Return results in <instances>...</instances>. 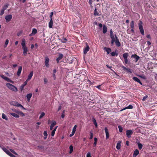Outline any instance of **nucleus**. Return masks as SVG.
Listing matches in <instances>:
<instances>
[{
  "label": "nucleus",
  "mask_w": 157,
  "mask_h": 157,
  "mask_svg": "<svg viewBox=\"0 0 157 157\" xmlns=\"http://www.w3.org/2000/svg\"><path fill=\"white\" fill-rule=\"evenodd\" d=\"M89 2L90 5H91L93 2L92 0H89Z\"/></svg>",
  "instance_id": "4d7b16f0"
},
{
  "label": "nucleus",
  "mask_w": 157,
  "mask_h": 157,
  "mask_svg": "<svg viewBox=\"0 0 157 157\" xmlns=\"http://www.w3.org/2000/svg\"><path fill=\"white\" fill-rule=\"evenodd\" d=\"M10 115L15 117L19 118V116L18 114H17L15 113H10Z\"/></svg>",
  "instance_id": "b1692460"
},
{
  "label": "nucleus",
  "mask_w": 157,
  "mask_h": 157,
  "mask_svg": "<svg viewBox=\"0 0 157 157\" xmlns=\"http://www.w3.org/2000/svg\"><path fill=\"white\" fill-rule=\"evenodd\" d=\"M44 115L45 113L44 112H42L39 117V118L40 119H41L44 116Z\"/></svg>",
  "instance_id": "ea45409f"
},
{
  "label": "nucleus",
  "mask_w": 157,
  "mask_h": 157,
  "mask_svg": "<svg viewBox=\"0 0 157 157\" xmlns=\"http://www.w3.org/2000/svg\"><path fill=\"white\" fill-rule=\"evenodd\" d=\"M106 66L107 67L110 69L111 70H112L111 68L112 67H111L109 66L108 65H107Z\"/></svg>",
  "instance_id": "69168bd1"
},
{
  "label": "nucleus",
  "mask_w": 157,
  "mask_h": 157,
  "mask_svg": "<svg viewBox=\"0 0 157 157\" xmlns=\"http://www.w3.org/2000/svg\"><path fill=\"white\" fill-rule=\"evenodd\" d=\"M53 22L52 20V18L50 19V20L49 23V27L50 28H52V27Z\"/></svg>",
  "instance_id": "bb28decb"
},
{
  "label": "nucleus",
  "mask_w": 157,
  "mask_h": 157,
  "mask_svg": "<svg viewBox=\"0 0 157 157\" xmlns=\"http://www.w3.org/2000/svg\"><path fill=\"white\" fill-rule=\"evenodd\" d=\"M121 147V142L119 141L117 143L116 146V148L117 150H119L120 149Z\"/></svg>",
  "instance_id": "cd10ccee"
},
{
  "label": "nucleus",
  "mask_w": 157,
  "mask_h": 157,
  "mask_svg": "<svg viewBox=\"0 0 157 157\" xmlns=\"http://www.w3.org/2000/svg\"><path fill=\"white\" fill-rule=\"evenodd\" d=\"M15 103V104L14 105V106H17L18 107H20L21 108H22V109H25L24 108V107L21 104L19 103L18 102H16Z\"/></svg>",
  "instance_id": "a878e982"
},
{
  "label": "nucleus",
  "mask_w": 157,
  "mask_h": 157,
  "mask_svg": "<svg viewBox=\"0 0 157 157\" xmlns=\"http://www.w3.org/2000/svg\"><path fill=\"white\" fill-rule=\"evenodd\" d=\"M61 116L62 118H63L65 117V114H62Z\"/></svg>",
  "instance_id": "774afa93"
},
{
  "label": "nucleus",
  "mask_w": 157,
  "mask_h": 157,
  "mask_svg": "<svg viewBox=\"0 0 157 157\" xmlns=\"http://www.w3.org/2000/svg\"><path fill=\"white\" fill-rule=\"evenodd\" d=\"M92 121L93 122L94 124L95 125V127L97 128L98 127V124L96 122V121L95 118L93 117H92Z\"/></svg>",
  "instance_id": "c85d7f7f"
},
{
  "label": "nucleus",
  "mask_w": 157,
  "mask_h": 157,
  "mask_svg": "<svg viewBox=\"0 0 157 157\" xmlns=\"http://www.w3.org/2000/svg\"><path fill=\"white\" fill-rule=\"evenodd\" d=\"M12 18V16L11 14H9L6 15L5 17V19L6 20V22H8L11 21Z\"/></svg>",
  "instance_id": "423d86ee"
},
{
  "label": "nucleus",
  "mask_w": 157,
  "mask_h": 157,
  "mask_svg": "<svg viewBox=\"0 0 157 157\" xmlns=\"http://www.w3.org/2000/svg\"><path fill=\"white\" fill-rule=\"evenodd\" d=\"M77 127V125H75L72 131V133H73V134H74L75 133V131L76 130V128Z\"/></svg>",
  "instance_id": "7c9ffc66"
},
{
  "label": "nucleus",
  "mask_w": 157,
  "mask_h": 157,
  "mask_svg": "<svg viewBox=\"0 0 157 157\" xmlns=\"http://www.w3.org/2000/svg\"><path fill=\"white\" fill-rule=\"evenodd\" d=\"M101 85H99L96 86V87L98 89H100Z\"/></svg>",
  "instance_id": "680f3d73"
},
{
  "label": "nucleus",
  "mask_w": 157,
  "mask_h": 157,
  "mask_svg": "<svg viewBox=\"0 0 157 157\" xmlns=\"http://www.w3.org/2000/svg\"><path fill=\"white\" fill-rule=\"evenodd\" d=\"M55 129H53L52 132V133H51V136H54V134H55Z\"/></svg>",
  "instance_id": "a18cd8bd"
},
{
  "label": "nucleus",
  "mask_w": 157,
  "mask_h": 157,
  "mask_svg": "<svg viewBox=\"0 0 157 157\" xmlns=\"http://www.w3.org/2000/svg\"><path fill=\"white\" fill-rule=\"evenodd\" d=\"M139 154V151L138 149H136L133 152V157H136Z\"/></svg>",
  "instance_id": "a211bd4d"
},
{
  "label": "nucleus",
  "mask_w": 157,
  "mask_h": 157,
  "mask_svg": "<svg viewBox=\"0 0 157 157\" xmlns=\"http://www.w3.org/2000/svg\"><path fill=\"white\" fill-rule=\"evenodd\" d=\"M133 133L132 130H128V137Z\"/></svg>",
  "instance_id": "a19ab883"
},
{
  "label": "nucleus",
  "mask_w": 157,
  "mask_h": 157,
  "mask_svg": "<svg viewBox=\"0 0 157 157\" xmlns=\"http://www.w3.org/2000/svg\"><path fill=\"white\" fill-rule=\"evenodd\" d=\"M147 97L148 96L147 95L144 96L142 99V100L144 101L146 99Z\"/></svg>",
  "instance_id": "3c124183"
},
{
  "label": "nucleus",
  "mask_w": 157,
  "mask_h": 157,
  "mask_svg": "<svg viewBox=\"0 0 157 157\" xmlns=\"http://www.w3.org/2000/svg\"><path fill=\"white\" fill-rule=\"evenodd\" d=\"M111 55L112 56H114L115 55V52H113L111 53Z\"/></svg>",
  "instance_id": "5fc2aeb1"
},
{
  "label": "nucleus",
  "mask_w": 157,
  "mask_h": 157,
  "mask_svg": "<svg viewBox=\"0 0 157 157\" xmlns=\"http://www.w3.org/2000/svg\"><path fill=\"white\" fill-rule=\"evenodd\" d=\"M32 33H33V34H35L37 33V30L36 29L33 28L32 29Z\"/></svg>",
  "instance_id": "f704fd0d"
},
{
  "label": "nucleus",
  "mask_w": 157,
  "mask_h": 157,
  "mask_svg": "<svg viewBox=\"0 0 157 157\" xmlns=\"http://www.w3.org/2000/svg\"><path fill=\"white\" fill-rule=\"evenodd\" d=\"M61 109V105H60L58 108L57 111L58 112Z\"/></svg>",
  "instance_id": "052dcab7"
},
{
  "label": "nucleus",
  "mask_w": 157,
  "mask_h": 157,
  "mask_svg": "<svg viewBox=\"0 0 157 157\" xmlns=\"http://www.w3.org/2000/svg\"><path fill=\"white\" fill-rule=\"evenodd\" d=\"M56 122L55 121H52V123L50 126V129L51 130H52L53 129V127L55 125H56Z\"/></svg>",
  "instance_id": "aec40b11"
},
{
  "label": "nucleus",
  "mask_w": 157,
  "mask_h": 157,
  "mask_svg": "<svg viewBox=\"0 0 157 157\" xmlns=\"http://www.w3.org/2000/svg\"><path fill=\"white\" fill-rule=\"evenodd\" d=\"M10 150L11 152H12L13 154H14L16 155H17V154L13 149H10Z\"/></svg>",
  "instance_id": "c03bdc74"
},
{
  "label": "nucleus",
  "mask_w": 157,
  "mask_h": 157,
  "mask_svg": "<svg viewBox=\"0 0 157 157\" xmlns=\"http://www.w3.org/2000/svg\"><path fill=\"white\" fill-rule=\"evenodd\" d=\"M123 57L124 59V62L126 63H128V53H125L123 54Z\"/></svg>",
  "instance_id": "2eb2a0df"
},
{
  "label": "nucleus",
  "mask_w": 157,
  "mask_h": 157,
  "mask_svg": "<svg viewBox=\"0 0 157 157\" xmlns=\"http://www.w3.org/2000/svg\"><path fill=\"white\" fill-rule=\"evenodd\" d=\"M43 134L44 136L46 137L47 136L48 134L46 131H44V132Z\"/></svg>",
  "instance_id": "49530a36"
},
{
  "label": "nucleus",
  "mask_w": 157,
  "mask_h": 157,
  "mask_svg": "<svg viewBox=\"0 0 157 157\" xmlns=\"http://www.w3.org/2000/svg\"><path fill=\"white\" fill-rule=\"evenodd\" d=\"M32 95V93H29L28 94H27L26 95V97L27 98V100L28 101H29L30 98H31Z\"/></svg>",
  "instance_id": "5701e85b"
},
{
  "label": "nucleus",
  "mask_w": 157,
  "mask_h": 157,
  "mask_svg": "<svg viewBox=\"0 0 157 157\" xmlns=\"http://www.w3.org/2000/svg\"><path fill=\"white\" fill-rule=\"evenodd\" d=\"M147 37L148 38H149L150 39H151V37L150 36L149 34H148V35H147Z\"/></svg>",
  "instance_id": "0e129e2a"
},
{
  "label": "nucleus",
  "mask_w": 157,
  "mask_h": 157,
  "mask_svg": "<svg viewBox=\"0 0 157 157\" xmlns=\"http://www.w3.org/2000/svg\"><path fill=\"white\" fill-rule=\"evenodd\" d=\"M9 5L8 4H6L4 5L2 9L5 10L8 8Z\"/></svg>",
  "instance_id": "72a5a7b5"
},
{
  "label": "nucleus",
  "mask_w": 157,
  "mask_h": 157,
  "mask_svg": "<svg viewBox=\"0 0 157 157\" xmlns=\"http://www.w3.org/2000/svg\"><path fill=\"white\" fill-rule=\"evenodd\" d=\"M147 43L148 45H149L151 44V43L149 41H147Z\"/></svg>",
  "instance_id": "338daca9"
},
{
  "label": "nucleus",
  "mask_w": 157,
  "mask_h": 157,
  "mask_svg": "<svg viewBox=\"0 0 157 157\" xmlns=\"http://www.w3.org/2000/svg\"><path fill=\"white\" fill-rule=\"evenodd\" d=\"M118 127L119 129V131L120 132H121L123 131V128L121 125H118Z\"/></svg>",
  "instance_id": "e433bc0d"
},
{
  "label": "nucleus",
  "mask_w": 157,
  "mask_h": 157,
  "mask_svg": "<svg viewBox=\"0 0 157 157\" xmlns=\"http://www.w3.org/2000/svg\"><path fill=\"white\" fill-rule=\"evenodd\" d=\"M16 112L18 114L20 115L22 117H24L25 116L24 114L21 111H16Z\"/></svg>",
  "instance_id": "2f4dec72"
},
{
  "label": "nucleus",
  "mask_w": 157,
  "mask_h": 157,
  "mask_svg": "<svg viewBox=\"0 0 157 157\" xmlns=\"http://www.w3.org/2000/svg\"><path fill=\"white\" fill-rule=\"evenodd\" d=\"M9 43V40L8 39H6V40L5 45H4V47L6 48V47L7 45Z\"/></svg>",
  "instance_id": "4c0bfd02"
},
{
  "label": "nucleus",
  "mask_w": 157,
  "mask_h": 157,
  "mask_svg": "<svg viewBox=\"0 0 157 157\" xmlns=\"http://www.w3.org/2000/svg\"><path fill=\"white\" fill-rule=\"evenodd\" d=\"M49 59L48 57H46L45 58V61L44 62V63L45 66L47 67H49Z\"/></svg>",
  "instance_id": "6e6552de"
},
{
  "label": "nucleus",
  "mask_w": 157,
  "mask_h": 157,
  "mask_svg": "<svg viewBox=\"0 0 157 157\" xmlns=\"http://www.w3.org/2000/svg\"><path fill=\"white\" fill-rule=\"evenodd\" d=\"M132 29H133L134 28V23L133 21H132L130 25Z\"/></svg>",
  "instance_id": "79ce46f5"
},
{
  "label": "nucleus",
  "mask_w": 157,
  "mask_h": 157,
  "mask_svg": "<svg viewBox=\"0 0 157 157\" xmlns=\"http://www.w3.org/2000/svg\"><path fill=\"white\" fill-rule=\"evenodd\" d=\"M122 68L123 70L124 71L126 70V71H128V68H126L124 66H123L122 67Z\"/></svg>",
  "instance_id": "6e6d98bb"
},
{
  "label": "nucleus",
  "mask_w": 157,
  "mask_h": 157,
  "mask_svg": "<svg viewBox=\"0 0 157 157\" xmlns=\"http://www.w3.org/2000/svg\"><path fill=\"white\" fill-rule=\"evenodd\" d=\"M4 10L2 9L1 10L0 13V15L1 16L4 13Z\"/></svg>",
  "instance_id": "37998d69"
},
{
  "label": "nucleus",
  "mask_w": 157,
  "mask_h": 157,
  "mask_svg": "<svg viewBox=\"0 0 157 157\" xmlns=\"http://www.w3.org/2000/svg\"><path fill=\"white\" fill-rule=\"evenodd\" d=\"M52 76L54 78V79H56V75H55V74L54 73H53V75H52Z\"/></svg>",
  "instance_id": "e2e57ef3"
},
{
  "label": "nucleus",
  "mask_w": 157,
  "mask_h": 157,
  "mask_svg": "<svg viewBox=\"0 0 157 157\" xmlns=\"http://www.w3.org/2000/svg\"><path fill=\"white\" fill-rule=\"evenodd\" d=\"M86 157H91V154L90 152H88L87 154Z\"/></svg>",
  "instance_id": "603ef678"
},
{
  "label": "nucleus",
  "mask_w": 157,
  "mask_h": 157,
  "mask_svg": "<svg viewBox=\"0 0 157 157\" xmlns=\"http://www.w3.org/2000/svg\"><path fill=\"white\" fill-rule=\"evenodd\" d=\"M133 108V106L132 105H128V109H132Z\"/></svg>",
  "instance_id": "09e8293b"
},
{
  "label": "nucleus",
  "mask_w": 157,
  "mask_h": 157,
  "mask_svg": "<svg viewBox=\"0 0 157 157\" xmlns=\"http://www.w3.org/2000/svg\"><path fill=\"white\" fill-rule=\"evenodd\" d=\"M2 150L5 152L7 154L11 157H15V156L12 154L10 151L6 148L3 147H1Z\"/></svg>",
  "instance_id": "20e7f679"
},
{
  "label": "nucleus",
  "mask_w": 157,
  "mask_h": 157,
  "mask_svg": "<svg viewBox=\"0 0 157 157\" xmlns=\"http://www.w3.org/2000/svg\"><path fill=\"white\" fill-rule=\"evenodd\" d=\"M22 67L21 66H19L18 67V70L17 73V75L18 76H19L21 75V73L22 71Z\"/></svg>",
  "instance_id": "dca6fc26"
},
{
  "label": "nucleus",
  "mask_w": 157,
  "mask_h": 157,
  "mask_svg": "<svg viewBox=\"0 0 157 157\" xmlns=\"http://www.w3.org/2000/svg\"><path fill=\"white\" fill-rule=\"evenodd\" d=\"M33 71H31L30 72V73L29 75L28 76L26 80L28 82V81H29V80H30L31 79L32 76H33Z\"/></svg>",
  "instance_id": "9d476101"
},
{
  "label": "nucleus",
  "mask_w": 157,
  "mask_h": 157,
  "mask_svg": "<svg viewBox=\"0 0 157 157\" xmlns=\"http://www.w3.org/2000/svg\"><path fill=\"white\" fill-rule=\"evenodd\" d=\"M44 84H46V83L48 82V79L46 78H44Z\"/></svg>",
  "instance_id": "de8ad7c7"
},
{
  "label": "nucleus",
  "mask_w": 157,
  "mask_h": 157,
  "mask_svg": "<svg viewBox=\"0 0 157 157\" xmlns=\"http://www.w3.org/2000/svg\"><path fill=\"white\" fill-rule=\"evenodd\" d=\"M115 37L116 39L115 41V42L116 45L117 47H120L121 46V44L116 35H115Z\"/></svg>",
  "instance_id": "1a4fd4ad"
},
{
  "label": "nucleus",
  "mask_w": 157,
  "mask_h": 157,
  "mask_svg": "<svg viewBox=\"0 0 157 157\" xmlns=\"http://www.w3.org/2000/svg\"><path fill=\"white\" fill-rule=\"evenodd\" d=\"M27 82L28 81L26 80L24 82V84H22L20 86V88L21 91L22 92L23 90H24V86L27 84Z\"/></svg>",
  "instance_id": "f8f14e48"
},
{
  "label": "nucleus",
  "mask_w": 157,
  "mask_h": 157,
  "mask_svg": "<svg viewBox=\"0 0 157 157\" xmlns=\"http://www.w3.org/2000/svg\"><path fill=\"white\" fill-rule=\"evenodd\" d=\"M132 58H134L136 60V62H137L139 59L140 57L136 54L132 55L131 56Z\"/></svg>",
  "instance_id": "6ab92c4d"
},
{
  "label": "nucleus",
  "mask_w": 157,
  "mask_h": 157,
  "mask_svg": "<svg viewBox=\"0 0 157 157\" xmlns=\"http://www.w3.org/2000/svg\"><path fill=\"white\" fill-rule=\"evenodd\" d=\"M142 24V22L140 21L138 23V26L140 32L142 35H144V32Z\"/></svg>",
  "instance_id": "7ed1b4c3"
},
{
  "label": "nucleus",
  "mask_w": 157,
  "mask_h": 157,
  "mask_svg": "<svg viewBox=\"0 0 157 157\" xmlns=\"http://www.w3.org/2000/svg\"><path fill=\"white\" fill-rule=\"evenodd\" d=\"M136 142L138 144V146L139 150H141L143 147V145L140 144L137 139H136Z\"/></svg>",
  "instance_id": "4468645a"
},
{
  "label": "nucleus",
  "mask_w": 157,
  "mask_h": 157,
  "mask_svg": "<svg viewBox=\"0 0 157 157\" xmlns=\"http://www.w3.org/2000/svg\"><path fill=\"white\" fill-rule=\"evenodd\" d=\"M90 49L89 47L86 43V47L83 49V53L84 54H86L87 52H88Z\"/></svg>",
  "instance_id": "0eeeda50"
},
{
  "label": "nucleus",
  "mask_w": 157,
  "mask_h": 157,
  "mask_svg": "<svg viewBox=\"0 0 157 157\" xmlns=\"http://www.w3.org/2000/svg\"><path fill=\"white\" fill-rule=\"evenodd\" d=\"M97 138H94V147L97 144V141H98Z\"/></svg>",
  "instance_id": "58836bf2"
},
{
  "label": "nucleus",
  "mask_w": 157,
  "mask_h": 157,
  "mask_svg": "<svg viewBox=\"0 0 157 157\" xmlns=\"http://www.w3.org/2000/svg\"><path fill=\"white\" fill-rule=\"evenodd\" d=\"M101 12L99 13L97 11L96 8H95L94 11V16H100L101 15Z\"/></svg>",
  "instance_id": "f3484780"
},
{
  "label": "nucleus",
  "mask_w": 157,
  "mask_h": 157,
  "mask_svg": "<svg viewBox=\"0 0 157 157\" xmlns=\"http://www.w3.org/2000/svg\"><path fill=\"white\" fill-rule=\"evenodd\" d=\"M6 86L9 89L14 92H16L17 91V87L10 83H6Z\"/></svg>",
  "instance_id": "f03ea898"
},
{
  "label": "nucleus",
  "mask_w": 157,
  "mask_h": 157,
  "mask_svg": "<svg viewBox=\"0 0 157 157\" xmlns=\"http://www.w3.org/2000/svg\"><path fill=\"white\" fill-rule=\"evenodd\" d=\"M63 40L62 41V42L63 43H66V41L67 40V39L66 38H64L63 39Z\"/></svg>",
  "instance_id": "8fccbe9b"
},
{
  "label": "nucleus",
  "mask_w": 157,
  "mask_h": 157,
  "mask_svg": "<svg viewBox=\"0 0 157 157\" xmlns=\"http://www.w3.org/2000/svg\"><path fill=\"white\" fill-rule=\"evenodd\" d=\"M139 76L140 77V78H143V79H145V77L144 76H143V75H139Z\"/></svg>",
  "instance_id": "13d9d810"
},
{
  "label": "nucleus",
  "mask_w": 157,
  "mask_h": 157,
  "mask_svg": "<svg viewBox=\"0 0 157 157\" xmlns=\"http://www.w3.org/2000/svg\"><path fill=\"white\" fill-rule=\"evenodd\" d=\"M69 149L70 150L69 152L70 153H71L73 151V147L72 145L70 146L69 147Z\"/></svg>",
  "instance_id": "c9c22d12"
},
{
  "label": "nucleus",
  "mask_w": 157,
  "mask_h": 157,
  "mask_svg": "<svg viewBox=\"0 0 157 157\" xmlns=\"http://www.w3.org/2000/svg\"><path fill=\"white\" fill-rule=\"evenodd\" d=\"M133 79L135 81L139 83L141 85H142V83L141 82L140 80L136 77H133Z\"/></svg>",
  "instance_id": "412c9836"
},
{
  "label": "nucleus",
  "mask_w": 157,
  "mask_h": 157,
  "mask_svg": "<svg viewBox=\"0 0 157 157\" xmlns=\"http://www.w3.org/2000/svg\"><path fill=\"white\" fill-rule=\"evenodd\" d=\"M104 50H105L106 51L108 54H109L111 51V49L110 48H107L106 47H105L104 48Z\"/></svg>",
  "instance_id": "c756f323"
},
{
  "label": "nucleus",
  "mask_w": 157,
  "mask_h": 157,
  "mask_svg": "<svg viewBox=\"0 0 157 157\" xmlns=\"http://www.w3.org/2000/svg\"><path fill=\"white\" fill-rule=\"evenodd\" d=\"M21 45L22 46V48L23 50V53L24 56H25L28 52V48L25 45V39H23L22 40Z\"/></svg>",
  "instance_id": "f257e3e1"
},
{
  "label": "nucleus",
  "mask_w": 157,
  "mask_h": 157,
  "mask_svg": "<svg viewBox=\"0 0 157 157\" xmlns=\"http://www.w3.org/2000/svg\"><path fill=\"white\" fill-rule=\"evenodd\" d=\"M107 28L105 25H103V33L104 34H105L107 32Z\"/></svg>",
  "instance_id": "4be33fe9"
},
{
  "label": "nucleus",
  "mask_w": 157,
  "mask_h": 157,
  "mask_svg": "<svg viewBox=\"0 0 157 157\" xmlns=\"http://www.w3.org/2000/svg\"><path fill=\"white\" fill-rule=\"evenodd\" d=\"M110 33V37L111 39V44H113L115 41V38L113 34V32L112 29H110L109 31Z\"/></svg>",
  "instance_id": "39448f33"
},
{
  "label": "nucleus",
  "mask_w": 157,
  "mask_h": 157,
  "mask_svg": "<svg viewBox=\"0 0 157 157\" xmlns=\"http://www.w3.org/2000/svg\"><path fill=\"white\" fill-rule=\"evenodd\" d=\"M98 26L100 28H101L102 26H103L102 24L101 23L98 24Z\"/></svg>",
  "instance_id": "bf43d9fd"
},
{
  "label": "nucleus",
  "mask_w": 157,
  "mask_h": 157,
  "mask_svg": "<svg viewBox=\"0 0 157 157\" xmlns=\"http://www.w3.org/2000/svg\"><path fill=\"white\" fill-rule=\"evenodd\" d=\"M63 55L62 54H59V57L56 59V61L58 63H59L60 60L63 58Z\"/></svg>",
  "instance_id": "ddd939ff"
},
{
  "label": "nucleus",
  "mask_w": 157,
  "mask_h": 157,
  "mask_svg": "<svg viewBox=\"0 0 157 157\" xmlns=\"http://www.w3.org/2000/svg\"><path fill=\"white\" fill-rule=\"evenodd\" d=\"M53 14V12H51L50 13V17L51 18H51H52V17Z\"/></svg>",
  "instance_id": "864d4df0"
},
{
  "label": "nucleus",
  "mask_w": 157,
  "mask_h": 157,
  "mask_svg": "<svg viewBox=\"0 0 157 157\" xmlns=\"http://www.w3.org/2000/svg\"><path fill=\"white\" fill-rule=\"evenodd\" d=\"M104 129L106 134V137H109V134L107 128V127H105Z\"/></svg>",
  "instance_id": "393cba45"
},
{
  "label": "nucleus",
  "mask_w": 157,
  "mask_h": 157,
  "mask_svg": "<svg viewBox=\"0 0 157 157\" xmlns=\"http://www.w3.org/2000/svg\"><path fill=\"white\" fill-rule=\"evenodd\" d=\"M2 117L3 119H5L6 120H8L7 116L5 114L3 113L2 114Z\"/></svg>",
  "instance_id": "473e14b6"
},
{
  "label": "nucleus",
  "mask_w": 157,
  "mask_h": 157,
  "mask_svg": "<svg viewBox=\"0 0 157 157\" xmlns=\"http://www.w3.org/2000/svg\"><path fill=\"white\" fill-rule=\"evenodd\" d=\"M0 77L3 78V79L5 80L6 81L8 82H13L12 81H10V79L8 78L7 77L5 76H4V75H0Z\"/></svg>",
  "instance_id": "9b49d317"
}]
</instances>
